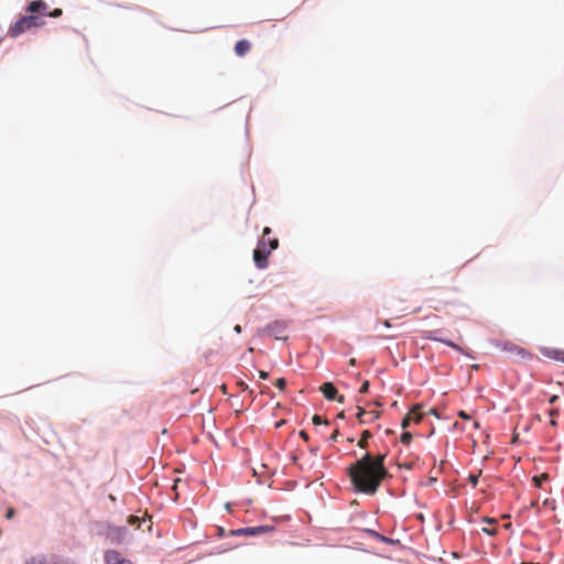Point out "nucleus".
I'll list each match as a JSON object with an SVG mask.
<instances>
[{"label": "nucleus", "mask_w": 564, "mask_h": 564, "mask_svg": "<svg viewBox=\"0 0 564 564\" xmlns=\"http://www.w3.org/2000/svg\"><path fill=\"white\" fill-rule=\"evenodd\" d=\"M386 455L366 453L347 468L350 482L357 492L375 495L382 480L389 476L384 466Z\"/></svg>", "instance_id": "obj_1"}, {"label": "nucleus", "mask_w": 564, "mask_h": 564, "mask_svg": "<svg viewBox=\"0 0 564 564\" xmlns=\"http://www.w3.org/2000/svg\"><path fill=\"white\" fill-rule=\"evenodd\" d=\"M43 24L44 22L36 15H24L9 28L8 35L11 37H18L22 33L33 28H40Z\"/></svg>", "instance_id": "obj_2"}, {"label": "nucleus", "mask_w": 564, "mask_h": 564, "mask_svg": "<svg viewBox=\"0 0 564 564\" xmlns=\"http://www.w3.org/2000/svg\"><path fill=\"white\" fill-rule=\"evenodd\" d=\"M286 323L283 321H275L264 328L259 330L260 336H273L278 340H286Z\"/></svg>", "instance_id": "obj_3"}, {"label": "nucleus", "mask_w": 564, "mask_h": 564, "mask_svg": "<svg viewBox=\"0 0 564 564\" xmlns=\"http://www.w3.org/2000/svg\"><path fill=\"white\" fill-rule=\"evenodd\" d=\"M271 250L265 248V239H260L257 248L253 250V261L259 269H265L268 267V257Z\"/></svg>", "instance_id": "obj_4"}, {"label": "nucleus", "mask_w": 564, "mask_h": 564, "mask_svg": "<svg viewBox=\"0 0 564 564\" xmlns=\"http://www.w3.org/2000/svg\"><path fill=\"white\" fill-rule=\"evenodd\" d=\"M492 344L495 345V347H497L498 349H500L502 351H506V352H509L512 355H518L522 358L530 356V354L524 348H522L511 341L495 340V341H492Z\"/></svg>", "instance_id": "obj_5"}, {"label": "nucleus", "mask_w": 564, "mask_h": 564, "mask_svg": "<svg viewBox=\"0 0 564 564\" xmlns=\"http://www.w3.org/2000/svg\"><path fill=\"white\" fill-rule=\"evenodd\" d=\"M270 530H271V528L268 525L248 527V528H241V529H237V530H230L229 535L253 536V535L265 533Z\"/></svg>", "instance_id": "obj_6"}, {"label": "nucleus", "mask_w": 564, "mask_h": 564, "mask_svg": "<svg viewBox=\"0 0 564 564\" xmlns=\"http://www.w3.org/2000/svg\"><path fill=\"white\" fill-rule=\"evenodd\" d=\"M319 390L323 393V395L329 401L337 400L339 403L345 402L344 395H337L338 391L332 382L323 383Z\"/></svg>", "instance_id": "obj_7"}, {"label": "nucleus", "mask_w": 564, "mask_h": 564, "mask_svg": "<svg viewBox=\"0 0 564 564\" xmlns=\"http://www.w3.org/2000/svg\"><path fill=\"white\" fill-rule=\"evenodd\" d=\"M106 564H131V562L123 557L122 554L116 550H108L104 555Z\"/></svg>", "instance_id": "obj_8"}, {"label": "nucleus", "mask_w": 564, "mask_h": 564, "mask_svg": "<svg viewBox=\"0 0 564 564\" xmlns=\"http://www.w3.org/2000/svg\"><path fill=\"white\" fill-rule=\"evenodd\" d=\"M48 9V6L43 0H34L31 1L28 7L25 8V11L29 12V15H34L35 13L40 14H46Z\"/></svg>", "instance_id": "obj_9"}, {"label": "nucleus", "mask_w": 564, "mask_h": 564, "mask_svg": "<svg viewBox=\"0 0 564 564\" xmlns=\"http://www.w3.org/2000/svg\"><path fill=\"white\" fill-rule=\"evenodd\" d=\"M126 528L122 527H113L108 531V538L111 542L121 543L124 540Z\"/></svg>", "instance_id": "obj_10"}, {"label": "nucleus", "mask_w": 564, "mask_h": 564, "mask_svg": "<svg viewBox=\"0 0 564 564\" xmlns=\"http://www.w3.org/2000/svg\"><path fill=\"white\" fill-rule=\"evenodd\" d=\"M251 50V43L248 40H240L235 44V53L237 56L242 57Z\"/></svg>", "instance_id": "obj_11"}, {"label": "nucleus", "mask_w": 564, "mask_h": 564, "mask_svg": "<svg viewBox=\"0 0 564 564\" xmlns=\"http://www.w3.org/2000/svg\"><path fill=\"white\" fill-rule=\"evenodd\" d=\"M419 410H421V405L420 404H415L411 410L410 412L403 417L402 422H401V426L402 429H406L410 424V422L412 421V414L413 413H416Z\"/></svg>", "instance_id": "obj_12"}, {"label": "nucleus", "mask_w": 564, "mask_h": 564, "mask_svg": "<svg viewBox=\"0 0 564 564\" xmlns=\"http://www.w3.org/2000/svg\"><path fill=\"white\" fill-rule=\"evenodd\" d=\"M145 522H150V523H151V520H150V519H147L145 517L140 518V517H137V516H130V517L128 518V523H129L130 525H133V527L138 528V529H140V528H141V524H142V523H145Z\"/></svg>", "instance_id": "obj_13"}, {"label": "nucleus", "mask_w": 564, "mask_h": 564, "mask_svg": "<svg viewBox=\"0 0 564 564\" xmlns=\"http://www.w3.org/2000/svg\"><path fill=\"white\" fill-rule=\"evenodd\" d=\"M484 522L488 523V524H492V528H484L482 531L485 533H487L488 535H495L497 533V529H496V525H497V520L494 519V518H484L482 519Z\"/></svg>", "instance_id": "obj_14"}, {"label": "nucleus", "mask_w": 564, "mask_h": 564, "mask_svg": "<svg viewBox=\"0 0 564 564\" xmlns=\"http://www.w3.org/2000/svg\"><path fill=\"white\" fill-rule=\"evenodd\" d=\"M371 436H372V435H371L370 431H368V430L364 431V432L361 433V437H360V440L358 441V444H357V445H358L360 448H366V447L368 446V440H369Z\"/></svg>", "instance_id": "obj_15"}, {"label": "nucleus", "mask_w": 564, "mask_h": 564, "mask_svg": "<svg viewBox=\"0 0 564 564\" xmlns=\"http://www.w3.org/2000/svg\"><path fill=\"white\" fill-rule=\"evenodd\" d=\"M546 355L555 360L564 362V351L563 350L553 349V350L547 351Z\"/></svg>", "instance_id": "obj_16"}, {"label": "nucleus", "mask_w": 564, "mask_h": 564, "mask_svg": "<svg viewBox=\"0 0 564 564\" xmlns=\"http://www.w3.org/2000/svg\"><path fill=\"white\" fill-rule=\"evenodd\" d=\"M532 480H533L534 485L540 488V487H542V484L544 481L549 480V475L546 473H543L539 476H534L532 478Z\"/></svg>", "instance_id": "obj_17"}, {"label": "nucleus", "mask_w": 564, "mask_h": 564, "mask_svg": "<svg viewBox=\"0 0 564 564\" xmlns=\"http://www.w3.org/2000/svg\"><path fill=\"white\" fill-rule=\"evenodd\" d=\"M429 338L433 339V340H438V341H442L444 343L445 345L456 349L457 351H463L462 347H459L457 344L451 341V340H447V339H440V338H436V337H433V336H430Z\"/></svg>", "instance_id": "obj_18"}, {"label": "nucleus", "mask_w": 564, "mask_h": 564, "mask_svg": "<svg viewBox=\"0 0 564 564\" xmlns=\"http://www.w3.org/2000/svg\"><path fill=\"white\" fill-rule=\"evenodd\" d=\"M380 416V412L378 411H367V415H365V420L369 421V423L375 422Z\"/></svg>", "instance_id": "obj_19"}, {"label": "nucleus", "mask_w": 564, "mask_h": 564, "mask_svg": "<svg viewBox=\"0 0 564 564\" xmlns=\"http://www.w3.org/2000/svg\"><path fill=\"white\" fill-rule=\"evenodd\" d=\"M365 415H367V411L358 406L357 419L359 420L360 424H369V421L365 420Z\"/></svg>", "instance_id": "obj_20"}, {"label": "nucleus", "mask_w": 564, "mask_h": 564, "mask_svg": "<svg viewBox=\"0 0 564 564\" xmlns=\"http://www.w3.org/2000/svg\"><path fill=\"white\" fill-rule=\"evenodd\" d=\"M279 247V239L278 238H269V247L268 250H271V252Z\"/></svg>", "instance_id": "obj_21"}, {"label": "nucleus", "mask_w": 564, "mask_h": 564, "mask_svg": "<svg viewBox=\"0 0 564 564\" xmlns=\"http://www.w3.org/2000/svg\"><path fill=\"white\" fill-rule=\"evenodd\" d=\"M274 386L279 390L283 391L285 389V387H286V381H285L284 378H279V379L275 380Z\"/></svg>", "instance_id": "obj_22"}, {"label": "nucleus", "mask_w": 564, "mask_h": 564, "mask_svg": "<svg viewBox=\"0 0 564 564\" xmlns=\"http://www.w3.org/2000/svg\"><path fill=\"white\" fill-rule=\"evenodd\" d=\"M400 440L403 444L408 445L412 440V434L410 432H403Z\"/></svg>", "instance_id": "obj_23"}, {"label": "nucleus", "mask_w": 564, "mask_h": 564, "mask_svg": "<svg viewBox=\"0 0 564 564\" xmlns=\"http://www.w3.org/2000/svg\"><path fill=\"white\" fill-rule=\"evenodd\" d=\"M314 425H319L322 423L328 424L326 420H323L321 415L315 414L312 419Z\"/></svg>", "instance_id": "obj_24"}, {"label": "nucleus", "mask_w": 564, "mask_h": 564, "mask_svg": "<svg viewBox=\"0 0 564 564\" xmlns=\"http://www.w3.org/2000/svg\"><path fill=\"white\" fill-rule=\"evenodd\" d=\"M62 13H63V11H62V9H59V8H56V9H54V10H53V11H51V12H46V14H47L48 17H52V18H58V17H61V15H62Z\"/></svg>", "instance_id": "obj_25"}, {"label": "nucleus", "mask_w": 564, "mask_h": 564, "mask_svg": "<svg viewBox=\"0 0 564 564\" xmlns=\"http://www.w3.org/2000/svg\"><path fill=\"white\" fill-rule=\"evenodd\" d=\"M478 477H479V475H474V474L469 475L468 480H469V482L471 484L473 487L477 486Z\"/></svg>", "instance_id": "obj_26"}, {"label": "nucleus", "mask_w": 564, "mask_h": 564, "mask_svg": "<svg viewBox=\"0 0 564 564\" xmlns=\"http://www.w3.org/2000/svg\"><path fill=\"white\" fill-rule=\"evenodd\" d=\"M368 390H369V381L366 380V381L362 382V384H361V387L359 389V392L360 393H367Z\"/></svg>", "instance_id": "obj_27"}, {"label": "nucleus", "mask_w": 564, "mask_h": 564, "mask_svg": "<svg viewBox=\"0 0 564 564\" xmlns=\"http://www.w3.org/2000/svg\"><path fill=\"white\" fill-rule=\"evenodd\" d=\"M423 415L421 413V410H419L416 413L412 414V420L416 423L421 422Z\"/></svg>", "instance_id": "obj_28"}, {"label": "nucleus", "mask_w": 564, "mask_h": 564, "mask_svg": "<svg viewBox=\"0 0 564 564\" xmlns=\"http://www.w3.org/2000/svg\"><path fill=\"white\" fill-rule=\"evenodd\" d=\"M14 514H15V510L13 508H9L6 512V518L10 520L14 517Z\"/></svg>", "instance_id": "obj_29"}, {"label": "nucleus", "mask_w": 564, "mask_h": 564, "mask_svg": "<svg viewBox=\"0 0 564 564\" xmlns=\"http://www.w3.org/2000/svg\"><path fill=\"white\" fill-rule=\"evenodd\" d=\"M271 234V228L269 227H264L263 228V231H262V237L261 239H265L267 236H269Z\"/></svg>", "instance_id": "obj_30"}, {"label": "nucleus", "mask_w": 564, "mask_h": 564, "mask_svg": "<svg viewBox=\"0 0 564 564\" xmlns=\"http://www.w3.org/2000/svg\"><path fill=\"white\" fill-rule=\"evenodd\" d=\"M259 377L261 379H268L269 378V373L267 371H264V370H261V371H259Z\"/></svg>", "instance_id": "obj_31"}, {"label": "nucleus", "mask_w": 564, "mask_h": 564, "mask_svg": "<svg viewBox=\"0 0 564 564\" xmlns=\"http://www.w3.org/2000/svg\"><path fill=\"white\" fill-rule=\"evenodd\" d=\"M458 415H459L462 419H465V420H468V419H469V415H468L465 411H459V412H458Z\"/></svg>", "instance_id": "obj_32"}, {"label": "nucleus", "mask_w": 564, "mask_h": 564, "mask_svg": "<svg viewBox=\"0 0 564 564\" xmlns=\"http://www.w3.org/2000/svg\"><path fill=\"white\" fill-rule=\"evenodd\" d=\"M300 436H301L304 441H308V434H307V432H305V431H301V432H300Z\"/></svg>", "instance_id": "obj_33"}, {"label": "nucleus", "mask_w": 564, "mask_h": 564, "mask_svg": "<svg viewBox=\"0 0 564 564\" xmlns=\"http://www.w3.org/2000/svg\"><path fill=\"white\" fill-rule=\"evenodd\" d=\"M238 386H239V387H240V389H241V390H243V391L248 389V384H247V383H245L243 381L238 382Z\"/></svg>", "instance_id": "obj_34"}, {"label": "nucleus", "mask_w": 564, "mask_h": 564, "mask_svg": "<svg viewBox=\"0 0 564 564\" xmlns=\"http://www.w3.org/2000/svg\"><path fill=\"white\" fill-rule=\"evenodd\" d=\"M557 413H558V410H557V409H552V410H550L549 415H550L551 417H554L555 415H557Z\"/></svg>", "instance_id": "obj_35"}, {"label": "nucleus", "mask_w": 564, "mask_h": 564, "mask_svg": "<svg viewBox=\"0 0 564 564\" xmlns=\"http://www.w3.org/2000/svg\"><path fill=\"white\" fill-rule=\"evenodd\" d=\"M337 436H338V431H335V432L330 435L329 440H330L332 442H335V441L337 440Z\"/></svg>", "instance_id": "obj_36"}, {"label": "nucleus", "mask_w": 564, "mask_h": 564, "mask_svg": "<svg viewBox=\"0 0 564 564\" xmlns=\"http://www.w3.org/2000/svg\"><path fill=\"white\" fill-rule=\"evenodd\" d=\"M557 398H558L557 395H552V397L550 398V400H549V403H550V404H553V403L557 400Z\"/></svg>", "instance_id": "obj_37"}, {"label": "nucleus", "mask_w": 564, "mask_h": 564, "mask_svg": "<svg viewBox=\"0 0 564 564\" xmlns=\"http://www.w3.org/2000/svg\"><path fill=\"white\" fill-rule=\"evenodd\" d=\"M234 330L237 333V334H240L241 333V326L240 325H236Z\"/></svg>", "instance_id": "obj_38"}, {"label": "nucleus", "mask_w": 564, "mask_h": 564, "mask_svg": "<svg viewBox=\"0 0 564 564\" xmlns=\"http://www.w3.org/2000/svg\"><path fill=\"white\" fill-rule=\"evenodd\" d=\"M429 413L438 416L436 409H431Z\"/></svg>", "instance_id": "obj_39"}, {"label": "nucleus", "mask_w": 564, "mask_h": 564, "mask_svg": "<svg viewBox=\"0 0 564 564\" xmlns=\"http://www.w3.org/2000/svg\"><path fill=\"white\" fill-rule=\"evenodd\" d=\"M550 424H551L552 426H556V425H557L556 421H555L553 417L551 419Z\"/></svg>", "instance_id": "obj_40"}, {"label": "nucleus", "mask_w": 564, "mask_h": 564, "mask_svg": "<svg viewBox=\"0 0 564 564\" xmlns=\"http://www.w3.org/2000/svg\"><path fill=\"white\" fill-rule=\"evenodd\" d=\"M383 325H384L386 327H390V326H391V324H390V322H389V321H384V322H383Z\"/></svg>", "instance_id": "obj_41"}, {"label": "nucleus", "mask_w": 564, "mask_h": 564, "mask_svg": "<svg viewBox=\"0 0 564 564\" xmlns=\"http://www.w3.org/2000/svg\"><path fill=\"white\" fill-rule=\"evenodd\" d=\"M349 364H350L351 366H354V365L356 364V359H354V358H352V359H350Z\"/></svg>", "instance_id": "obj_42"}, {"label": "nucleus", "mask_w": 564, "mask_h": 564, "mask_svg": "<svg viewBox=\"0 0 564 564\" xmlns=\"http://www.w3.org/2000/svg\"><path fill=\"white\" fill-rule=\"evenodd\" d=\"M220 388H221V391H223L224 393H226V386H225V384H223Z\"/></svg>", "instance_id": "obj_43"}, {"label": "nucleus", "mask_w": 564, "mask_h": 564, "mask_svg": "<svg viewBox=\"0 0 564 564\" xmlns=\"http://www.w3.org/2000/svg\"><path fill=\"white\" fill-rule=\"evenodd\" d=\"M474 426H475L476 429H478V427H479V422L475 421V422H474Z\"/></svg>", "instance_id": "obj_44"}, {"label": "nucleus", "mask_w": 564, "mask_h": 564, "mask_svg": "<svg viewBox=\"0 0 564 564\" xmlns=\"http://www.w3.org/2000/svg\"><path fill=\"white\" fill-rule=\"evenodd\" d=\"M268 247H269V238L268 239L265 238V248H268Z\"/></svg>", "instance_id": "obj_45"}, {"label": "nucleus", "mask_w": 564, "mask_h": 564, "mask_svg": "<svg viewBox=\"0 0 564 564\" xmlns=\"http://www.w3.org/2000/svg\"><path fill=\"white\" fill-rule=\"evenodd\" d=\"M510 527H511V523H507V524H505V528H506V529H509Z\"/></svg>", "instance_id": "obj_46"}, {"label": "nucleus", "mask_w": 564, "mask_h": 564, "mask_svg": "<svg viewBox=\"0 0 564 564\" xmlns=\"http://www.w3.org/2000/svg\"><path fill=\"white\" fill-rule=\"evenodd\" d=\"M338 417L343 419V417H344V413H343V412H341V413H339V414H338Z\"/></svg>", "instance_id": "obj_47"}, {"label": "nucleus", "mask_w": 564, "mask_h": 564, "mask_svg": "<svg viewBox=\"0 0 564 564\" xmlns=\"http://www.w3.org/2000/svg\"><path fill=\"white\" fill-rule=\"evenodd\" d=\"M543 505H544V506H549V500H545V501L543 502Z\"/></svg>", "instance_id": "obj_48"}]
</instances>
